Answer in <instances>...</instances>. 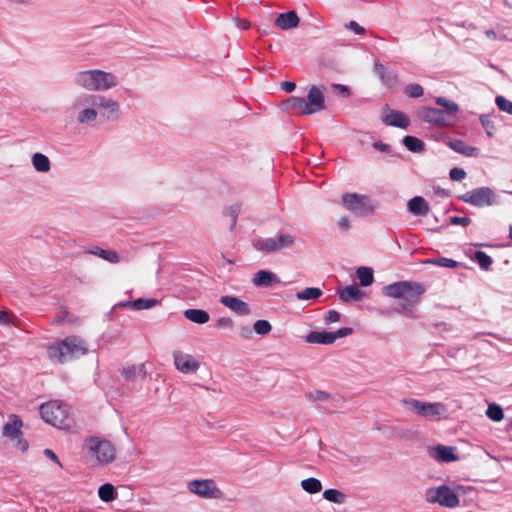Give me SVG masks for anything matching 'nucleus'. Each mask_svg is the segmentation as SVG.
Returning a JSON list of instances; mask_svg holds the SVG:
<instances>
[{"instance_id":"f257e3e1","label":"nucleus","mask_w":512,"mask_h":512,"mask_svg":"<svg viewBox=\"0 0 512 512\" xmlns=\"http://www.w3.org/2000/svg\"><path fill=\"white\" fill-rule=\"evenodd\" d=\"M71 109L76 112V121L80 125L93 123L98 117L106 121L117 120L121 112L120 104L115 99L90 92L78 95L73 100Z\"/></svg>"},{"instance_id":"f03ea898","label":"nucleus","mask_w":512,"mask_h":512,"mask_svg":"<svg viewBox=\"0 0 512 512\" xmlns=\"http://www.w3.org/2000/svg\"><path fill=\"white\" fill-rule=\"evenodd\" d=\"M423 293L422 285L410 281H399L383 287L384 295L399 300L395 311L409 317L412 316L413 308L419 303Z\"/></svg>"},{"instance_id":"7ed1b4c3","label":"nucleus","mask_w":512,"mask_h":512,"mask_svg":"<svg viewBox=\"0 0 512 512\" xmlns=\"http://www.w3.org/2000/svg\"><path fill=\"white\" fill-rule=\"evenodd\" d=\"M73 81L78 88L90 93L109 91L119 86V78L115 73L101 69L78 71Z\"/></svg>"},{"instance_id":"20e7f679","label":"nucleus","mask_w":512,"mask_h":512,"mask_svg":"<svg viewBox=\"0 0 512 512\" xmlns=\"http://www.w3.org/2000/svg\"><path fill=\"white\" fill-rule=\"evenodd\" d=\"M325 87L311 85L306 97L293 96L283 102L289 112L297 115H312L325 109Z\"/></svg>"},{"instance_id":"39448f33","label":"nucleus","mask_w":512,"mask_h":512,"mask_svg":"<svg viewBox=\"0 0 512 512\" xmlns=\"http://www.w3.org/2000/svg\"><path fill=\"white\" fill-rule=\"evenodd\" d=\"M83 450L85 459L91 467H103L116 459L114 444L98 436L87 438L83 444Z\"/></svg>"},{"instance_id":"423d86ee","label":"nucleus","mask_w":512,"mask_h":512,"mask_svg":"<svg viewBox=\"0 0 512 512\" xmlns=\"http://www.w3.org/2000/svg\"><path fill=\"white\" fill-rule=\"evenodd\" d=\"M460 486L450 487L441 485L438 487H431L425 491V500L429 504H438L445 508H456L460 505L458 496Z\"/></svg>"},{"instance_id":"0eeeda50","label":"nucleus","mask_w":512,"mask_h":512,"mask_svg":"<svg viewBox=\"0 0 512 512\" xmlns=\"http://www.w3.org/2000/svg\"><path fill=\"white\" fill-rule=\"evenodd\" d=\"M402 404L410 412L429 420H439L447 412V406L441 402L431 403L414 398H405L402 400Z\"/></svg>"},{"instance_id":"6e6552de","label":"nucleus","mask_w":512,"mask_h":512,"mask_svg":"<svg viewBox=\"0 0 512 512\" xmlns=\"http://www.w3.org/2000/svg\"><path fill=\"white\" fill-rule=\"evenodd\" d=\"M41 415L45 422L58 428H65L68 418V408L57 400L49 401L41 405Z\"/></svg>"},{"instance_id":"1a4fd4ad","label":"nucleus","mask_w":512,"mask_h":512,"mask_svg":"<svg viewBox=\"0 0 512 512\" xmlns=\"http://www.w3.org/2000/svg\"><path fill=\"white\" fill-rule=\"evenodd\" d=\"M187 489L190 493L204 499H221L224 495L213 479H197L189 481Z\"/></svg>"},{"instance_id":"9d476101","label":"nucleus","mask_w":512,"mask_h":512,"mask_svg":"<svg viewBox=\"0 0 512 512\" xmlns=\"http://www.w3.org/2000/svg\"><path fill=\"white\" fill-rule=\"evenodd\" d=\"M173 364L175 369L184 375H193L198 373L201 368L200 360L185 351L174 350L172 353Z\"/></svg>"},{"instance_id":"9b49d317","label":"nucleus","mask_w":512,"mask_h":512,"mask_svg":"<svg viewBox=\"0 0 512 512\" xmlns=\"http://www.w3.org/2000/svg\"><path fill=\"white\" fill-rule=\"evenodd\" d=\"M344 206L358 216H365L374 211V205L369 197L357 193H347L342 197Z\"/></svg>"},{"instance_id":"f8f14e48","label":"nucleus","mask_w":512,"mask_h":512,"mask_svg":"<svg viewBox=\"0 0 512 512\" xmlns=\"http://www.w3.org/2000/svg\"><path fill=\"white\" fill-rule=\"evenodd\" d=\"M295 243V238L289 234H280L275 237L258 239L254 241V247L265 253L278 252L282 249L289 248Z\"/></svg>"},{"instance_id":"ddd939ff","label":"nucleus","mask_w":512,"mask_h":512,"mask_svg":"<svg viewBox=\"0 0 512 512\" xmlns=\"http://www.w3.org/2000/svg\"><path fill=\"white\" fill-rule=\"evenodd\" d=\"M463 202L476 207L492 206L496 204V194L489 187H480L466 192L459 197Z\"/></svg>"},{"instance_id":"4468645a","label":"nucleus","mask_w":512,"mask_h":512,"mask_svg":"<svg viewBox=\"0 0 512 512\" xmlns=\"http://www.w3.org/2000/svg\"><path fill=\"white\" fill-rule=\"evenodd\" d=\"M23 422L16 414L9 416L8 422L3 427V435L9 438L13 445L20 451L25 452L28 449V443L22 439Z\"/></svg>"},{"instance_id":"2eb2a0df","label":"nucleus","mask_w":512,"mask_h":512,"mask_svg":"<svg viewBox=\"0 0 512 512\" xmlns=\"http://www.w3.org/2000/svg\"><path fill=\"white\" fill-rule=\"evenodd\" d=\"M418 117L425 122L435 125H450L452 123L447 113L438 108L422 107L418 111Z\"/></svg>"},{"instance_id":"dca6fc26","label":"nucleus","mask_w":512,"mask_h":512,"mask_svg":"<svg viewBox=\"0 0 512 512\" xmlns=\"http://www.w3.org/2000/svg\"><path fill=\"white\" fill-rule=\"evenodd\" d=\"M49 359L58 364L66 362L70 358L69 347L65 345V339L50 345L47 350Z\"/></svg>"},{"instance_id":"f3484780","label":"nucleus","mask_w":512,"mask_h":512,"mask_svg":"<svg viewBox=\"0 0 512 512\" xmlns=\"http://www.w3.org/2000/svg\"><path fill=\"white\" fill-rule=\"evenodd\" d=\"M429 456L438 462H454L458 460L455 455V448L444 445H437L428 448Z\"/></svg>"},{"instance_id":"a211bd4d","label":"nucleus","mask_w":512,"mask_h":512,"mask_svg":"<svg viewBox=\"0 0 512 512\" xmlns=\"http://www.w3.org/2000/svg\"><path fill=\"white\" fill-rule=\"evenodd\" d=\"M382 121L387 126L406 129L410 125L409 118L401 111L387 109L382 115Z\"/></svg>"},{"instance_id":"6ab92c4d","label":"nucleus","mask_w":512,"mask_h":512,"mask_svg":"<svg viewBox=\"0 0 512 512\" xmlns=\"http://www.w3.org/2000/svg\"><path fill=\"white\" fill-rule=\"evenodd\" d=\"M85 253L98 257L113 265L119 264L122 261L120 253L114 249H104L100 246H93L87 249Z\"/></svg>"},{"instance_id":"aec40b11","label":"nucleus","mask_w":512,"mask_h":512,"mask_svg":"<svg viewBox=\"0 0 512 512\" xmlns=\"http://www.w3.org/2000/svg\"><path fill=\"white\" fill-rule=\"evenodd\" d=\"M220 303L238 315L246 316L250 314L249 305L237 297L229 295L222 296Z\"/></svg>"},{"instance_id":"412c9836","label":"nucleus","mask_w":512,"mask_h":512,"mask_svg":"<svg viewBox=\"0 0 512 512\" xmlns=\"http://www.w3.org/2000/svg\"><path fill=\"white\" fill-rule=\"evenodd\" d=\"M122 377L128 382H135L146 378L147 371L145 364H133L121 370Z\"/></svg>"},{"instance_id":"4be33fe9","label":"nucleus","mask_w":512,"mask_h":512,"mask_svg":"<svg viewBox=\"0 0 512 512\" xmlns=\"http://www.w3.org/2000/svg\"><path fill=\"white\" fill-rule=\"evenodd\" d=\"M65 345L69 347L70 358L81 357L88 351L86 342L77 336L66 337Z\"/></svg>"},{"instance_id":"5701e85b","label":"nucleus","mask_w":512,"mask_h":512,"mask_svg":"<svg viewBox=\"0 0 512 512\" xmlns=\"http://www.w3.org/2000/svg\"><path fill=\"white\" fill-rule=\"evenodd\" d=\"M300 19L295 11L281 13L278 15L275 25L281 30H288L296 28L299 25Z\"/></svg>"},{"instance_id":"b1692460","label":"nucleus","mask_w":512,"mask_h":512,"mask_svg":"<svg viewBox=\"0 0 512 512\" xmlns=\"http://www.w3.org/2000/svg\"><path fill=\"white\" fill-rule=\"evenodd\" d=\"M252 283L257 287H270L273 284L280 283V280L276 274L267 270H260L254 275Z\"/></svg>"},{"instance_id":"393cba45","label":"nucleus","mask_w":512,"mask_h":512,"mask_svg":"<svg viewBox=\"0 0 512 512\" xmlns=\"http://www.w3.org/2000/svg\"><path fill=\"white\" fill-rule=\"evenodd\" d=\"M307 343L330 345L334 343L332 332L329 331H312L305 338Z\"/></svg>"},{"instance_id":"a878e982","label":"nucleus","mask_w":512,"mask_h":512,"mask_svg":"<svg viewBox=\"0 0 512 512\" xmlns=\"http://www.w3.org/2000/svg\"><path fill=\"white\" fill-rule=\"evenodd\" d=\"M408 209L414 215H427L429 213V205L421 196H416L408 201Z\"/></svg>"},{"instance_id":"bb28decb","label":"nucleus","mask_w":512,"mask_h":512,"mask_svg":"<svg viewBox=\"0 0 512 512\" xmlns=\"http://www.w3.org/2000/svg\"><path fill=\"white\" fill-rule=\"evenodd\" d=\"M31 162L34 169L38 172L47 173L51 170L49 158L40 152H36L32 155Z\"/></svg>"},{"instance_id":"cd10ccee","label":"nucleus","mask_w":512,"mask_h":512,"mask_svg":"<svg viewBox=\"0 0 512 512\" xmlns=\"http://www.w3.org/2000/svg\"><path fill=\"white\" fill-rule=\"evenodd\" d=\"M447 145L455 152L463 154L465 156H477L479 153L478 148L467 145L461 140L449 141Z\"/></svg>"},{"instance_id":"c85d7f7f","label":"nucleus","mask_w":512,"mask_h":512,"mask_svg":"<svg viewBox=\"0 0 512 512\" xmlns=\"http://www.w3.org/2000/svg\"><path fill=\"white\" fill-rule=\"evenodd\" d=\"M374 71L385 84L391 85L396 82L397 76L395 72L386 67L385 65L381 63H376L374 65Z\"/></svg>"},{"instance_id":"c756f323","label":"nucleus","mask_w":512,"mask_h":512,"mask_svg":"<svg viewBox=\"0 0 512 512\" xmlns=\"http://www.w3.org/2000/svg\"><path fill=\"white\" fill-rule=\"evenodd\" d=\"M185 317L196 324H205L209 321V313L202 309H187L184 311Z\"/></svg>"},{"instance_id":"7c9ffc66","label":"nucleus","mask_w":512,"mask_h":512,"mask_svg":"<svg viewBox=\"0 0 512 512\" xmlns=\"http://www.w3.org/2000/svg\"><path fill=\"white\" fill-rule=\"evenodd\" d=\"M363 295L364 293L356 285L346 286L339 292L340 298L345 302L361 300Z\"/></svg>"},{"instance_id":"2f4dec72","label":"nucleus","mask_w":512,"mask_h":512,"mask_svg":"<svg viewBox=\"0 0 512 512\" xmlns=\"http://www.w3.org/2000/svg\"><path fill=\"white\" fill-rule=\"evenodd\" d=\"M98 496L103 502L109 503L114 501L118 494L111 483H105L99 487Z\"/></svg>"},{"instance_id":"473e14b6","label":"nucleus","mask_w":512,"mask_h":512,"mask_svg":"<svg viewBox=\"0 0 512 512\" xmlns=\"http://www.w3.org/2000/svg\"><path fill=\"white\" fill-rule=\"evenodd\" d=\"M159 304L157 299H144L139 298L134 301L127 302L125 306L133 309V310H146L153 308Z\"/></svg>"},{"instance_id":"72a5a7b5","label":"nucleus","mask_w":512,"mask_h":512,"mask_svg":"<svg viewBox=\"0 0 512 512\" xmlns=\"http://www.w3.org/2000/svg\"><path fill=\"white\" fill-rule=\"evenodd\" d=\"M323 497L325 500L339 505L344 504L347 500L345 493L333 488L325 490L323 492Z\"/></svg>"},{"instance_id":"f704fd0d","label":"nucleus","mask_w":512,"mask_h":512,"mask_svg":"<svg viewBox=\"0 0 512 512\" xmlns=\"http://www.w3.org/2000/svg\"><path fill=\"white\" fill-rule=\"evenodd\" d=\"M356 275L363 287L371 285L374 281L373 270L369 267H359L356 271Z\"/></svg>"},{"instance_id":"c9c22d12","label":"nucleus","mask_w":512,"mask_h":512,"mask_svg":"<svg viewBox=\"0 0 512 512\" xmlns=\"http://www.w3.org/2000/svg\"><path fill=\"white\" fill-rule=\"evenodd\" d=\"M301 488L310 494H316L322 490V483L317 478H307L301 481Z\"/></svg>"},{"instance_id":"e433bc0d","label":"nucleus","mask_w":512,"mask_h":512,"mask_svg":"<svg viewBox=\"0 0 512 512\" xmlns=\"http://www.w3.org/2000/svg\"><path fill=\"white\" fill-rule=\"evenodd\" d=\"M321 295V289L316 287H308L296 293V297L300 301L318 299Z\"/></svg>"},{"instance_id":"4c0bfd02","label":"nucleus","mask_w":512,"mask_h":512,"mask_svg":"<svg viewBox=\"0 0 512 512\" xmlns=\"http://www.w3.org/2000/svg\"><path fill=\"white\" fill-rule=\"evenodd\" d=\"M403 144L408 150L415 153H419L424 150V143L414 136H405L403 139Z\"/></svg>"},{"instance_id":"58836bf2","label":"nucleus","mask_w":512,"mask_h":512,"mask_svg":"<svg viewBox=\"0 0 512 512\" xmlns=\"http://www.w3.org/2000/svg\"><path fill=\"white\" fill-rule=\"evenodd\" d=\"M436 103L445 108L444 112L453 119L455 114L458 112V105L455 102L449 101L443 97H438Z\"/></svg>"},{"instance_id":"ea45409f","label":"nucleus","mask_w":512,"mask_h":512,"mask_svg":"<svg viewBox=\"0 0 512 512\" xmlns=\"http://www.w3.org/2000/svg\"><path fill=\"white\" fill-rule=\"evenodd\" d=\"M486 414L491 420L496 422H499L504 418L503 410L497 404H489Z\"/></svg>"},{"instance_id":"a19ab883","label":"nucleus","mask_w":512,"mask_h":512,"mask_svg":"<svg viewBox=\"0 0 512 512\" xmlns=\"http://www.w3.org/2000/svg\"><path fill=\"white\" fill-rule=\"evenodd\" d=\"M426 263L434 264V265H438V266H442V267H446V268H456L459 265L458 262H456L455 260L445 258V257H441V258H437V259H429L426 261Z\"/></svg>"},{"instance_id":"79ce46f5","label":"nucleus","mask_w":512,"mask_h":512,"mask_svg":"<svg viewBox=\"0 0 512 512\" xmlns=\"http://www.w3.org/2000/svg\"><path fill=\"white\" fill-rule=\"evenodd\" d=\"M475 259L480 265V267L484 270H488L491 264L493 263L492 258L482 251H477L475 253Z\"/></svg>"},{"instance_id":"37998d69","label":"nucleus","mask_w":512,"mask_h":512,"mask_svg":"<svg viewBox=\"0 0 512 512\" xmlns=\"http://www.w3.org/2000/svg\"><path fill=\"white\" fill-rule=\"evenodd\" d=\"M253 328L257 334L266 335L271 331L272 326L267 320H257Z\"/></svg>"},{"instance_id":"c03bdc74","label":"nucleus","mask_w":512,"mask_h":512,"mask_svg":"<svg viewBox=\"0 0 512 512\" xmlns=\"http://www.w3.org/2000/svg\"><path fill=\"white\" fill-rule=\"evenodd\" d=\"M405 92L409 97L418 98L423 95V88L419 84L412 83L406 86Z\"/></svg>"},{"instance_id":"a18cd8bd","label":"nucleus","mask_w":512,"mask_h":512,"mask_svg":"<svg viewBox=\"0 0 512 512\" xmlns=\"http://www.w3.org/2000/svg\"><path fill=\"white\" fill-rule=\"evenodd\" d=\"M495 102L501 111L512 114V102L503 96H497Z\"/></svg>"},{"instance_id":"49530a36","label":"nucleus","mask_w":512,"mask_h":512,"mask_svg":"<svg viewBox=\"0 0 512 512\" xmlns=\"http://www.w3.org/2000/svg\"><path fill=\"white\" fill-rule=\"evenodd\" d=\"M306 397L312 401H326L329 398V394L325 391L316 390L309 392Z\"/></svg>"},{"instance_id":"de8ad7c7","label":"nucleus","mask_w":512,"mask_h":512,"mask_svg":"<svg viewBox=\"0 0 512 512\" xmlns=\"http://www.w3.org/2000/svg\"><path fill=\"white\" fill-rule=\"evenodd\" d=\"M215 326L220 329H233L235 324L234 321L229 317H220L219 319L216 320Z\"/></svg>"},{"instance_id":"09e8293b","label":"nucleus","mask_w":512,"mask_h":512,"mask_svg":"<svg viewBox=\"0 0 512 512\" xmlns=\"http://www.w3.org/2000/svg\"><path fill=\"white\" fill-rule=\"evenodd\" d=\"M449 176L453 181H461L466 177V172L462 168H453L450 170Z\"/></svg>"},{"instance_id":"8fccbe9b","label":"nucleus","mask_w":512,"mask_h":512,"mask_svg":"<svg viewBox=\"0 0 512 512\" xmlns=\"http://www.w3.org/2000/svg\"><path fill=\"white\" fill-rule=\"evenodd\" d=\"M241 211V205L235 204L228 209L229 216L231 217V226L235 227L238 215Z\"/></svg>"},{"instance_id":"3c124183","label":"nucleus","mask_w":512,"mask_h":512,"mask_svg":"<svg viewBox=\"0 0 512 512\" xmlns=\"http://www.w3.org/2000/svg\"><path fill=\"white\" fill-rule=\"evenodd\" d=\"M352 332H353L352 328H349V327H344V328L337 330L336 332H332V336L334 337V342L339 338H343V337H346V336L352 334Z\"/></svg>"},{"instance_id":"603ef678","label":"nucleus","mask_w":512,"mask_h":512,"mask_svg":"<svg viewBox=\"0 0 512 512\" xmlns=\"http://www.w3.org/2000/svg\"><path fill=\"white\" fill-rule=\"evenodd\" d=\"M450 221L454 225H462V226H467V225H469L471 223V219L470 218H468V217H458V216L451 217Z\"/></svg>"},{"instance_id":"864d4df0","label":"nucleus","mask_w":512,"mask_h":512,"mask_svg":"<svg viewBox=\"0 0 512 512\" xmlns=\"http://www.w3.org/2000/svg\"><path fill=\"white\" fill-rule=\"evenodd\" d=\"M346 28L354 31L357 34H363L365 32V29L360 26L356 21H350L346 24Z\"/></svg>"},{"instance_id":"5fc2aeb1","label":"nucleus","mask_w":512,"mask_h":512,"mask_svg":"<svg viewBox=\"0 0 512 512\" xmlns=\"http://www.w3.org/2000/svg\"><path fill=\"white\" fill-rule=\"evenodd\" d=\"M325 320L327 323L338 322L340 320V314H339V312H337L335 310H330V311H328Z\"/></svg>"},{"instance_id":"6e6d98bb","label":"nucleus","mask_w":512,"mask_h":512,"mask_svg":"<svg viewBox=\"0 0 512 512\" xmlns=\"http://www.w3.org/2000/svg\"><path fill=\"white\" fill-rule=\"evenodd\" d=\"M332 88L334 90H338L339 93L344 96V97H347L349 95V88L345 85H342V84H333L332 85Z\"/></svg>"},{"instance_id":"4d7b16f0","label":"nucleus","mask_w":512,"mask_h":512,"mask_svg":"<svg viewBox=\"0 0 512 512\" xmlns=\"http://www.w3.org/2000/svg\"><path fill=\"white\" fill-rule=\"evenodd\" d=\"M281 88L285 92L291 93V92H293L296 89V83L295 82H290V81L282 82L281 83Z\"/></svg>"},{"instance_id":"13d9d810","label":"nucleus","mask_w":512,"mask_h":512,"mask_svg":"<svg viewBox=\"0 0 512 512\" xmlns=\"http://www.w3.org/2000/svg\"><path fill=\"white\" fill-rule=\"evenodd\" d=\"M484 34L489 40H502V37L498 36L497 33L492 29L486 30Z\"/></svg>"},{"instance_id":"bf43d9fd","label":"nucleus","mask_w":512,"mask_h":512,"mask_svg":"<svg viewBox=\"0 0 512 512\" xmlns=\"http://www.w3.org/2000/svg\"><path fill=\"white\" fill-rule=\"evenodd\" d=\"M338 225L342 230L347 231L350 228L349 219L347 217L340 218Z\"/></svg>"},{"instance_id":"052dcab7","label":"nucleus","mask_w":512,"mask_h":512,"mask_svg":"<svg viewBox=\"0 0 512 512\" xmlns=\"http://www.w3.org/2000/svg\"><path fill=\"white\" fill-rule=\"evenodd\" d=\"M44 454L49 457L52 461L56 462L59 466H62L61 465V462L60 460L58 459L57 455L50 449H46L44 451Z\"/></svg>"},{"instance_id":"680f3d73","label":"nucleus","mask_w":512,"mask_h":512,"mask_svg":"<svg viewBox=\"0 0 512 512\" xmlns=\"http://www.w3.org/2000/svg\"><path fill=\"white\" fill-rule=\"evenodd\" d=\"M9 322L8 313L0 310V323L7 324Z\"/></svg>"},{"instance_id":"e2e57ef3","label":"nucleus","mask_w":512,"mask_h":512,"mask_svg":"<svg viewBox=\"0 0 512 512\" xmlns=\"http://www.w3.org/2000/svg\"><path fill=\"white\" fill-rule=\"evenodd\" d=\"M374 147L382 152H388L389 146L383 143H374Z\"/></svg>"},{"instance_id":"0e129e2a","label":"nucleus","mask_w":512,"mask_h":512,"mask_svg":"<svg viewBox=\"0 0 512 512\" xmlns=\"http://www.w3.org/2000/svg\"><path fill=\"white\" fill-rule=\"evenodd\" d=\"M240 335L244 338H248L251 335V329L249 327L241 328Z\"/></svg>"},{"instance_id":"69168bd1","label":"nucleus","mask_w":512,"mask_h":512,"mask_svg":"<svg viewBox=\"0 0 512 512\" xmlns=\"http://www.w3.org/2000/svg\"><path fill=\"white\" fill-rule=\"evenodd\" d=\"M239 27L242 29H248L250 27V23L247 20H240Z\"/></svg>"},{"instance_id":"338daca9","label":"nucleus","mask_w":512,"mask_h":512,"mask_svg":"<svg viewBox=\"0 0 512 512\" xmlns=\"http://www.w3.org/2000/svg\"><path fill=\"white\" fill-rule=\"evenodd\" d=\"M509 237L512 239V224L509 226Z\"/></svg>"},{"instance_id":"774afa93","label":"nucleus","mask_w":512,"mask_h":512,"mask_svg":"<svg viewBox=\"0 0 512 512\" xmlns=\"http://www.w3.org/2000/svg\"><path fill=\"white\" fill-rule=\"evenodd\" d=\"M481 122L485 127L488 125V122H486L483 117H481Z\"/></svg>"}]
</instances>
